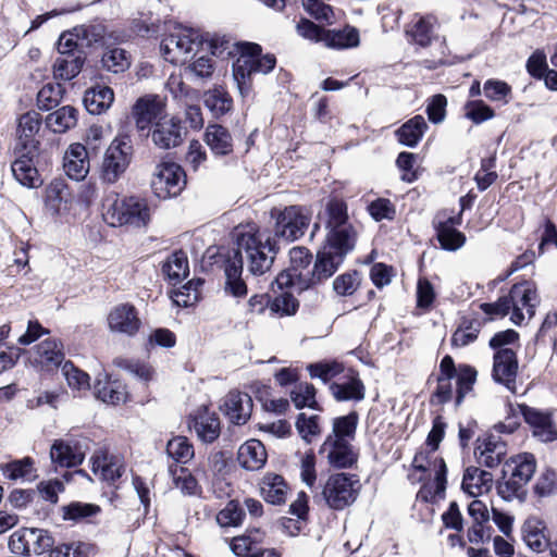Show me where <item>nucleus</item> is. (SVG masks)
Listing matches in <instances>:
<instances>
[{"instance_id":"1","label":"nucleus","mask_w":557,"mask_h":557,"mask_svg":"<svg viewBox=\"0 0 557 557\" xmlns=\"http://www.w3.org/2000/svg\"><path fill=\"white\" fill-rule=\"evenodd\" d=\"M233 238L237 246L236 260L243 263L245 257L250 273L262 275L270 270L275 252L269 235L261 232L256 224L249 223L235 227Z\"/></svg>"},{"instance_id":"2","label":"nucleus","mask_w":557,"mask_h":557,"mask_svg":"<svg viewBox=\"0 0 557 557\" xmlns=\"http://www.w3.org/2000/svg\"><path fill=\"white\" fill-rule=\"evenodd\" d=\"M412 468L421 473L419 476H416L414 473L410 474V478L414 481L421 482L432 474L434 475L431 482L423 484L420 488L418 498L423 502H433L435 498L444 496L447 468L443 458L438 457L431 448L429 450L422 449L416 454Z\"/></svg>"},{"instance_id":"3","label":"nucleus","mask_w":557,"mask_h":557,"mask_svg":"<svg viewBox=\"0 0 557 557\" xmlns=\"http://www.w3.org/2000/svg\"><path fill=\"white\" fill-rule=\"evenodd\" d=\"M454 377L457 379L456 404L459 405L466 394L472 389L476 377V371L469 366H459L457 370L453 358L450 356H445L440 363L437 386L433 394L434 401L437 404H445L451 399V380Z\"/></svg>"},{"instance_id":"4","label":"nucleus","mask_w":557,"mask_h":557,"mask_svg":"<svg viewBox=\"0 0 557 557\" xmlns=\"http://www.w3.org/2000/svg\"><path fill=\"white\" fill-rule=\"evenodd\" d=\"M536 470V460L533 455L524 453L511 457L503 469V481L497 484L498 495L509 502L513 498H522L524 487L532 479Z\"/></svg>"},{"instance_id":"5","label":"nucleus","mask_w":557,"mask_h":557,"mask_svg":"<svg viewBox=\"0 0 557 557\" xmlns=\"http://www.w3.org/2000/svg\"><path fill=\"white\" fill-rule=\"evenodd\" d=\"M259 45L246 42L242 46V53L233 66V77L237 83L239 94L246 97L251 89L249 79L253 74H268L276 64L273 54H261Z\"/></svg>"},{"instance_id":"6","label":"nucleus","mask_w":557,"mask_h":557,"mask_svg":"<svg viewBox=\"0 0 557 557\" xmlns=\"http://www.w3.org/2000/svg\"><path fill=\"white\" fill-rule=\"evenodd\" d=\"M54 544L55 536L52 531L36 527H22L8 539L9 552L25 557L47 555Z\"/></svg>"},{"instance_id":"7","label":"nucleus","mask_w":557,"mask_h":557,"mask_svg":"<svg viewBox=\"0 0 557 557\" xmlns=\"http://www.w3.org/2000/svg\"><path fill=\"white\" fill-rule=\"evenodd\" d=\"M14 160L11 163L13 177L26 188H39L44 184V172L51 160L46 150L13 149Z\"/></svg>"},{"instance_id":"8","label":"nucleus","mask_w":557,"mask_h":557,"mask_svg":"<svg viewBox=\"0 0 557 557\" xmlns=\"http://www.w3.org/2000/svg\"><path fill=\"white\" fill-rule=\"evenodd\" d=\"M134 154L128 134L120 132L107 148L100 166V178L106 184L116 183L131 164Z\"/></svg>"},{"instance_id":"9","label":"nucleus","mask_w":557,"mask_h":557,"mask_svg":"<svg viewBox=\"0 0 557 557\" xmlns=\"http://www.w3.org/2000/svg\"><path fill=\"white\" fill-rule=\"evenodd\" d=\"M360 488L361 484L356 475L339 472L327 478L321 496L331 509L343 510L356 502Z\"/></svg>"},{"instance_id":"10","label":"nucleus","mask_w":557,"mask_h":557,"mask_svg":"<svg viewBox=\"0 0 557 557\" xmlns=\"http://www.w3.org/2000/svg\"><path fill=\"white\" fill-rule=\"evenodd\" d=\"M28 360L41 376H53L67 361L64 343L60 338L48 337L32 348Z\"/></svg>"},{"instance_id":"11","label":"nucleus","mask_w":557,"mask_h":557,"mask_svg":"<svg viewBox=\"0 0 557 557\" xmlns=\"http://www.w3.org/2000/svg\"><path fill=\"white\" fill-rule=\"evenodd\" d=\"M203 45L200 35L191 29H178L163 38L160 45L162 57L173 63L183 64Z\"/></svg>"},{"instance_id":"12","label":"nucleus","mask_w":557,"mask_h":557,"mask_svg":"<svg viewBox=\"0 0 557 557\" xmlns=\"http://www.w3.org/2000/svg\"><path fill=\"white\" fill-rule=\"evenodd\" d=\"M327 216L326 227L330 230L327 238L333 243L343 242L346 245H355L357 232L349 223L348 209L344 200L332 198L325 206Z\"/></svg>"},{"instance_id":"13","label":"nucleus","mask_w":557,"mask_h":557,"mask_svg":"<svg viewBox=\"0 0 557 557\" xmlns=\"http://www.w3.org/2000/svg\"><path fill=\"white\" fill-rule=\"evenodd\" d=\"M186 175L180 164L162 161L156 166L151 180V188L160 199L176 197L184 189Z\"/></svg>"},{"instance_id":"14","label":"nucleus","mask_w":557,"mask_h":557,"mask_svg":"<svg viewBox=\"0 0 557 557\" xmlns=\"http://www.w3.org/2000/svg\"><path fill=\"white\" fill-rule=\"evenodd\" d=\"M311 222V211L300 206H289L276 215L275 235L294 242L305 235Z\"/></svg>"},{"instance_id":"15","label":"nucleus","mask_w":557,"mask_h":557,"mask_svg":"<svg viewBox=\"0 0 557 557\" xmlns=\"http://www.w3.org/2000/svg\"><path fill=\"white\" fill-rule=\"evenodd\" d=\"M355 245H346V243H333L327 238L326 244L318 252L317 261L312 274L317 280H325L332 276L342 264L345 256L352 250Z\"/></svg>"},{"instance_id":"16","label":"nucleus","mask_w":557,"mask_h":557,"mask_svg":"<svg viewBox=\"0 0 557 557\" xmlns=\"http://www.w3.org/2000/svg\"><path fill=\"white\" fill-rule=\"evenodd\" d=\"M508 298L512 300L510 302V320L516 325L522 323L525 313L530 319L534 315L537 296L535 289H533L530 284H515L508 293Z\"/></svg>"},{"instance_id":"17","label":"nucleus","mask_w":557,"mask_h":557,"mask_svg":"<svg viewBox=\"0 0 557 557\" xmlns=\"http://www.w3.org/2000/svg\"><path fill=\"white\" fill-rule=\"evenodd\" d=\"M42 125V116L36 111H28L18 117L16 128V143L14 149L42 150L37 135Z\"/></svg>"},{"instance_id":"18","label":"nucleus","mask_w":557,"mask_h":557,"mask_svg":"<svg viewBox=\"0 0 557 557\" xmlns=\"http://www.w3.org/2000/svg\"><path fill=\"white\" fill-rule=\"evenodd\" d=\"M438 18L434 14L414 13L406 26V35L411 42L426 48L436 39Z\"/></svg>"},{"instance_id":"19","label":"nucleus","mask_w":557,"mask_h":557,"mask_svg":"<svg viewBox=\"0 0 557 557\" xmlns=\"http://www.w3.org/2000/svg\"><path fill=\"white\" fill-rule=\"evenodd\" d=\"M320 454L334 468H349L357 461V453L347 440L326 436L320 447Z\"/></svg>"},{"instance_id":"20","label":"nucleus","mask_w":557,"mask_h":557,"mask_svg":"<svg viewBox=\"0 0 557 557\" xmlns=\"http://www.w3.org/2000/svg\"><path fill=\"white\" fill-rule=\"evenodd\" d=\"M139 218V198L136 196L116 197L103 213L104 221L111 226H123Z\"/></svg>"},{"instance_id":"21","label":"nucleus","mask_w":557,"mask_h":557,"mask_svg":"<svg viewBox=\"0 0 557 557\" xmlns=\"http://www.w3.org/2000/svg\"><path fill=\"white\" fill-rule=\"evenodd\" d=\"M185 134L181 120L171 117L156 122L150 135L156 146L161 149H171L183 143Z\"/></svg>"},{"instance_id":"22","label":"nucleus","mask_w":557,"mask_h":557,"mask_svg":"<svg viewBox=\"0 0 557 557\" xmlns=\"http://www.w3.org/2000/svg\"><path fill=\"white\" fill-rule=\"evenodd\" d=\"M94 394L97 399L111 405L125 403L128 397L126 385L108 372H101L97 375Z\"/></svg>"},{"instance_id":"23","label":"nucleus","mask_w":557,"mask_h":557,"mask_svg":"<svg viewBox=\"0 0 557 557\" xmlns=\"http://www.w3.org/2000/svg\"><path fill=\"white\" fill-rule=\"evenodd\" d=\"M518 360L516 352L510 348L498 349L494 355L493 377L504 384L508 389L515 391Z\"/></svg>"},{"instance_id":"24","label":"nucleus","mask_w":557,"mask_h":557,"mask_svg":"<svg viewBox=\"0 0 557 557\" xmlns=\"http://www.w3.org/2000/svg\"><path fill=\"white\" fill-rule=\"evenodd\" d=\"M65 174L74 181H83L90 169V160L87 148L81 143L71 144L63 157Z\"/></svg>"},{"instance_id":"25","label":"nucleus","mask_w":557,"mask_h":557,"mask_svg":"<svg viewBox=\"0 0 557 557\" xmlns=\"http://www.w3.org/2000/svg\"><path fill=\"white\" fill-rule=\"evenodd\" d=\"M330 389L333 397L338 401H359L364 398V385L351 369H348L337 381L333 382Z\"/></svg>"},{"instance_id":"26","label":"nucleus","mask_w":557,"mask_h":557,"mask_svg":"<svg viewBox=\"0 0 557 557\" xmlns=\"http://www.w3.org/2000/svg\"><path fill=\"white\" fill-rule=\"evenodd\" d=\"M221 409L231 422L242 425L250 418L252 400L246 393L232 391L225 396Z\"/></svg>"},{"instance_id":"27","label":"nucleus","mask_w":557,"mask_h":557,"mask_svg":"<svg viewBox=\"0 0 557 557\" xmlns=\"http://www.w3.org/2000/svg\"><path fill=\"white\" fill-rule=\"evenodd\" d=\"M475 455L480 465L495 468L506 457L507 445L499 436L491 434L483 440H478Z\"/></svg>"},{"instance_id":"28","label":"nucleus","mask_w":557,"mask_h":557,"mask_svg":"<svg viewBox=\"0 0 557 557\" xmlns=\"http://www.w3.org/2000/svg\"><path fill=\"white\" fill-rule=\"evenodd\" d=\"M108 324L111 331L126 335H135L139 330L137 310L131 305H119L108 315Z\"/></svg>"},{"instance_id":"29","label":"nucleus","mask_w":557,"mask_h":557,"mask_svg":"<svg viewBox=\"0 0 557 557\" xmlns=\"http://www.w3.org/2000/svg\"><path fill=\"white\" fill-rule=\"evenodd\" d=\"M522 539L525 545L535 553H542L549 547L545 522L537 517H529L521 528Z\"/></svg>"},{"instance_id":"30","label":"nucleus","mask_w":557,"mask_h":557,"mask_svg":"<svg viewBox=\"0 0 557 557\" xmlns=\"http://www.w3.org/2000/svg\"><path fill=\"white\" fill-rule=\"evenodd\" d=\"M493 474L481 468L470 466L465 470L461 488L472 497L488 493L493 487Z\"/></svg>"},{"instance_id":"31","label":"nucleus","mask_w":557,"mask_h":557,"mask_svg":"<svg viewBox=\"0 0 557 557\" xmlns=\"http://www.w3.org/2000/svg\"><path fill=\"white\" fill-rule=\"evenodd\" d=\"M460 223L461 214L450 216L445 221H440L435 225L436 237L443 249L455 251L465 245L466 236L455 228V225H459Z\"/></svg>"},{"instance_id":"32","label":"nucleus","mask_w":557,"mask_h":557,"mask_svg":"<svg viewBox=\"0 0 557 557\" xmlns=\"http://www.w3.org/2000/svg\"><path fill=\"white\" fill-rule=\"evenodd\" d=\"M268 454L259 440H249L240 445L237 453L239 465L249 471L261 469L267 462Z\"/></svg>"},{"instance_id":"33","label":"nucleus","mask_w":557,"mask_h":557,"mask_svg":"<svg viewBox=\"0 0 557 557\" xmlns=\"http://www.w3.org/2000/svg\"><path fill=\"white\" fill-rule=\"evenodd\" d=\"M71 198L67 184L62 178L52 180L45 188L44 203L52 215H59Z\"/></svg>"},{"instance_id":"34","label":"nucleus","mask_w":557,"mask_h":557,"mask_svg":"<svg viewBox=\"0 0 557 557\" xmlns=\"http://www.w3.org/2000/svg\"><path fill=\"white\" fill-rule=\"evenodd\" d=\"M523 417L533 430V435L542 442H552L557 438V429L549 414L533 408H524Z\"/></svg>"},{"instance_id":"35","label":"nucleus","mask_w":557,"mask_h":557,"mask_svg":"<svg viewBox=\"0 0 557 557\" xmlns=\"http://www.w3.org/2000/svg\"><path fill=\"white\" fill-rule=\"evenodd\" d=\"M260 494L263 499L272 505H281L286 502L288 486L282 475L267 473L261 479Z\"/></svg>"},{"instance_id":"36","label":"nucleus","mask_w":557,"mask_h":557,"mask_svg":"<svg viewBox=\"0 0 557 557\" xmlns=\"http://www.w3.org/2000/svg\"><path fill=\"white\" fill-rule=\"evenodd\" d=\"M84 63V55L63 49L53 64V75L58 79L71 81L81 73Z\"/></svg>"},{"instance_id":"37","label":"nucleus","mask_w":557,"mask_h":557,"mask_svg":"<svg viewBox=\"0 0 557 557\" xmlns=\"http://www.w3.org/2000/svg\"><path fill=\"white\" fill-rule=\"evenodd\" d=\"M114 101L113 89L109 86L96 85L88 88L83 98L84 106L90 114L106 112Z\"/></svg>"},{"instance_id":"38","label":"nucleus","mask_w":557,"mask_h":557,"mask_svg":"<svg viewBox=\"0 0 557 557\" xmlns=\"http://www.w3.org/2000/svg\"><path fill=\"white\" fill-rule=\"evenodd\" d=\"M78 122V110L73 106H63L49 113L45 119L48 129L54 134H63L74 128Z\"/></svg>"},{"instance_id":"39","label":"nucleus","mask_w":557,"mask_h":557,"mask_svg":"<svg viewBox=\"0 0 557 557\" xmlns=\"http://www.w3.org/2000/svg\"><path fill=\"white\" fill-rule=\"evenodd\" d=\"M99 553V547L95 543L84 541H72L55 543L53 548H50L48 557H96Z\"/></svg>"},{"instance_id":"40","label":"nucleus","mask_w":557,"mask_h":557,"mask_svg":"<svg viewBox=\"0 0 557 557\" xmlns=\"http://www.w3.org/2000/svg\"><path fill=\"white\" fill-rule=\"evenodd\" d=\"M323 44L332 49L356 48L360 44L359 32L354 26H345L343 29H325Z\"/></svg>"},{"instance_id":"41","label":"nucleus","mask_w":557,"mask_h":557,"mask_svg":"<svg viewBox=\"0 0 557 557\" xmlns=\"http://www.w3.org/2000/svg\"><path fill=\"white\" fill-rule=\"evenodd\" d=\"M194 429L202 442L212 443L220 435L219 418L206 408L201 409L194 418Z\"/></svg>"},{"instance_id":"42","label":"nucleus","mask_w":557,"mask_h":557,"mask_svg":"<svg viewBox=\"0 0 557 557\" xmlns=\"http://www.w3.org/2000/svg\"><path fill=\"white\" fill-rule=\"evenodd\" d=\"M205 141L212 152L218 156H225L232 152L233 143L228 131L218 124H211L205 133Z\"/></svg>"},{"instance_id":"43","label":"nucleus","mask_w":557,"mask_h":557,"mask_svg":"<svg viewBox=\"0 0 557 557\" xmlns=\"http://www.w3.org/2000/svg\"><path fill=\"white\" fill-rule=\"evenodd\" d=\"M428 124L422 115H416L404 123L397 131L398 141L408 147H416L423 137Z\"/></svg>"},{"instance_id":"44","label":"nucleus","mask_w":557,"mask_h":557,"mask_svg":"<svg viewBox=\"0 0 557 557\" xmlns=\"http://www.w3.org/2000/svg\"><path fill=\"white\" fill-rule=\"evenodd\" d=\"M92 471L100 472L103 480L113 483L122 476L125 468L116 456L103 453L94 458Z\"/></svg>"},{"instance_id":"45","label":"nucleus","mask_w":557,"mask_h":557,"mask_svg":"<svg viewBox=\"0 0 557 557\" xmlns=\"http://www.w3.org/2000/svg\"><path fill=\"white\" fill-rule=\"evenodd\" d=\"M51 460L60 467L73 468L82 465L84 455L69 443L57 440L50 449Z\"/></svg>"},{"instance_id":"46","label":"nucleus","mask_w":557,"mask_h":557,"mask_svg":"<svg viewBox=\"0 0 557 557\" xmlns=\"http://www.w3.org/2000/svg\"><path fill=\"white\" fill-rule=\"evenodd\" d=\"M162 272L173 285L181 283L189 274L187 255L182 250L173 252L163 263Z\"/></svg>"},{"instance_id":"47","label":"nucleus","mask_w":557,"mask_h":557,"mask_svg":"<svg viewBox=\"0 0 557 557\" xmlns=\"http://www.w3.org/2000/svg\"><path fill=\"white\" fill-rule=\"evenodd\" d=\"M62 519L65 521L90 522V518L101 512V507L91 503L71 502L62 506Z\"/></svg>"},{"instance_id":"48","label":"nucleus","mask_w":557,"mask_h":557,"mask_svg":"<svg viewBox=\"0 0 557 557\" xmlns=\"http://www.w3.org/2000/svg\"><path fill=\"white\" fill-rule=\"evenodd\" d=\"M64 94L65 87L61 83H47L37 94V107L50 111L60 104Z\"/></svg>"},{"instance_id":"49","label":"nucleus","mask_w":557,"mask_h":557,"mask_svg":"<svg viewBox=\"0 0 557 557\" xmlns=\"http://www.w3.org/2000/svg\"><path fill=\"white\" fill-rule=\"evenodd\" d=\"M206 107L214 116H221L232 108L233 100L223 88L208 90L203 95Z\"/></svg>"},{"instance_id":"50","label":"nucleus","mask_w":557,"mask_h":557,"mask_svg":"<svg viewBox=\"0 0 557 557\" xmlns=\"http://www.w3.org/2000/svg\"><path fill=\"white\" fill-rule=\"evenodd\" d=\"M34 459L29 456L0 465L2 474L11 481L28 479L35 471Z\"/></svg>"},{"instance_id":"51","label":"nucleus","mask_w":557,"mask_h":557,"mask_svg":"<svg viewBox=\"0 0 557 557\" xmlns=\"http://www.w3.org/2000/svg\"><path fill=\"white\" fill-rule=\"evenodd\" d=\"M61 370L69 387L73 392L88 391L90 388L89 374L75 366L72 360H67Z\"/></svg>"},{"instance_id":"52","label":"nucleus","mask_w":557,"mask_h":557,"mask_svg":"<svg viewBox=\"0 0 557 557\" xmlns=\"http://www.w3.org/2000/svg\"><path fill=\"white\" fill-rule=\"evenodd\" d=\"M358 414L350 412L347 416L338 417L333 420L332 433L327 436H334L336 440H347L348 442L355 438Z\"/></svg>"},{"instance_id":"53","label":"nucleus","mask_w":557,"mask_h":557,"mask_svg":"<svg viewBox=\"0 0 557 557\" xmlns=\"http://www.w3.org/2000/svg\"><path fill=\"white\" fill-rule=\"evenodd\" d=\"M311 377H318L324 383L342 376L346 370L344 366L337 361H323L311 363L307 367Z\"/></svg>"},{"instance_id":"54","label":"nucleus","mask_w":557,"mask_h":557,"mask_svg":"<svg viewBox=\"0 0 557 557\" xmlns=\"http://www.w3.org/2000/svg\"><path fill=\"white\" fill-rule=\"evenodd\" d=\"M101 63L106 70L113 73L124 72L131 64L127 51L119 47L107 50L102 54Z\"/></svg>"},{"instance_id":"55","label":"nucleus","mask_w":557,"mask_h":557,"mask_svg":"<svg viewBox=\"0 0 557 557\" xmlns=\"http://www.w3.org/2000/svg\"><path fill=\"white\" fill-rule=\"evenodd\" d=\"M361 274L358 271H349L336 276L333 281V290L338 296H352L361 285Z\"/></svg>"},{"instance_id":"56","label":"nucleus","mask_w":557,"mask_h":557,"mask_svg":"<svg viewBox=\"0 0 557 557\" xmlns=\"http://www.w3.org/2000/svg\"><path fill=\"white\" fill-rule=\"evenodd\" d=\"M166 453L177 462L186 463L195 455L194 447L185 436H175L168 442Z\"/></svg>"},{"instance_id":"57","label":"nucleus","mask_w":557,"mask_h":557,"mask_svg":"<svg viewBox=\"0 0 557 557\" xmlns=\"http://www.w3.org/2000/svg\"><path fill=\"white\" fill-rule=\"evenodd\" d=\"M295 425L300 437L307 443H311L321 434L320 417L317 414L308 417L306 413H299Z\"/></svg>"},{"instance_id":"58","label":"nucleus","mask_w":557,"mask_h":557,"mask_svg":"<svg viewBox=\"0 0 557 557\" xmlns=\"http://www.w3.org/2000/svg\"><path fill=\"white\" fill-rule=\"evenodd\" d=\"M290 399L297 409L304 407L317 408L315 388L307 382L296 384L290 391Z\"/></svg>"},{"instance_id":"59","label":"nucleus","mask_w":557,"mask_h":557,"mask_svg":"<svg viewBox=\"0 0 557 557\" xmlns=\"http://www.w3.org/2000/svg\"><path fill=\"white\" fill-rule=\"evenodd\" d=\"M200 278L191 280L174 292L173 300L176 305L189 307L196 304L200 298L199 287L202 285Z\"/></svg>"},{"instance_id":"60","label":"nucleus","mask_w":557,"mask_h":557,"mask_svg":"<svg viewBox=\"0 0 557 557\" xmlns=\"http://www.w3.org/2000/svg\"><path fill=\"white\" fill-rule=\"evenodd\" d=\"M242 270L243 267L240 260H234L225 269L226 288L231 292L232 295L236 297H240L247 294V286L245 282L239 277Z\"/></svg>"},{"instance_id":"61","label":"nucleus","mask_w":557,"mask_h":557,"mask_svg":"<svg viewBox=\"0 0 557 557\" xmlns=\"http://www.w3.org/2000/svg\"><path fill=\"white\" fill-rule=\"evenodd\" d=\"M170 471L175 488L180 490L185 495H195L198 493V482L186 468H170Z\"/></svg>"},{"instance_id":"62","label":"nucleus","mask_w":557,"mask_h":557,"mask_svg":"<svg viewBox=\"0 0 557 557\" xmlns=\"http://www.w3.org/2000/svg\"><path fill=\"white\" fill-rule=\"evenodd\" d=\"M299 308L298 300L289 293H283L271 299L270 312L277 317L294 315Z\"/></svg>"},{"instance_id":"63","label":"nucleus","mask_w":557,"mask_h":557,"mask_svg":"<svg viewBox=\"0 0 557 557\" xmlns=\"http://www.w3.org/2000/svg\"><path fill=\"white\" fill-rule=\"evenodd\" d=\"M245 512L237 500H231L216 515L218 523L223 527H238L243 523Z\"/></svg>"},{"instance_id":"64","label":"nucleus","mask_w":557,"mask_h":557,"mask_svg":"<svg viewBox=\"0 0 557 557\" xmlns=\"http://www.w3.org/2000/svg\"><path fill=\"white\" fill-rule=\"evenodd\" d=\"M534 493L540 497L557 494V473L552 469L543 470L534 484Z\"/></svg>"}]
</instances>
